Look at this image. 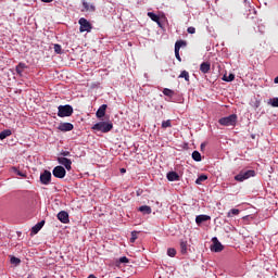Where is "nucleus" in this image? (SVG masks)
Instances as JSON below:
<instances>
[{
    "mask_svg": "<svg viewBox=\"0 0 278 278\" xmlns=\"http://www.w3.org/2000/svg\"><path fill=\"white\" fill-rule=\"evenodd\" d=\"M25 68H27V64H25V63H20V64H17V66L15 67V71H16V73H17V75H18L20 77H23V73H24Z\"/></svg>",
    "mask_w": 278,
    "mask_h": 278,
    "instance_id": "15",
    "label": "nucleus"
},
{
    "mask_svg": "<svg viewBox=\"0 0 278 278\" xmlns=\"http://www.w3.org/2000/svg\"><path fill=\"white\" fill-rule=\"evenodd\" d=\"M192 160H194V162H201V152L193 151L192 152Z\"/></svg>",
    "mask_w": 278,
    "mask_h": 278,
    "instance_id": "27",
    "label": "nucleus"
},
{
    "mask_svg": "<svg viewBox=\"0 0 278 278\" xmlns=\"http://www.w3.org/2000/svg\"><path fill=\"white\" fill-rule=\"evenodd\" d=\"M235 79H236V75L233 74H229L228 76L227 75L223 76L224 81H233Z\"/></svg>",
    "mask_w": 278,
    "mask_h": 278,
    "instance_id": "29",
    "label": "nucleus"
},
{
    "mask_svg": "<svg viewBox=\"0 0 278 278\" xmlns=\"http://www.w3.org/2000/svg\"><path fill=\"white\" fill-rule=\"evenodd\" d=\"M59 112H58V116L60 118H66L68 116H73V106L66 104V105H60L58 108Z\"/></svg>",
    "mask_w": 278,
    "mask_h": 278,
    "instance_id": "3",
    "label": "nucleus"
},
{
    "mask_svg": "<svg viewBox=\"0 0 278 278\" xmlns=\"http://www.w3.org/2000/svg\"><path fill=\"white\" fill-rule=\"evenodd\" d=\"M180 251L182 254L188 253V241H180Z\"/></svg>",
    "mask_w": 278,
    "mask_h": 278,
    "instance_id": "23",
    "label": "nucleus"
},
{
    "mask_svg": "<svg viewBox=\"0 0 278 278\" xmlns=\"http://www.w3.org/2000/svg\"><path fill=\"white\" fill-rule=\"evenodd\" d=\"M54 51H55L58 54H61V53H62V46L55 43V45H54Z\"/></svg>",
    "mask_w": 278,
    "mask_h": 278,
    "instance_id": "36",
    "label": "nucleus"
},
{
    "mask_svg": "<svg viewBox=\"0 0 278 278\" xmlns=\"http://www.w3.org/2000/svg\"><path fill=\"white\" fill-rule=\"evenodd\" d=\"M91 129H93V131H101L102 134H108L109 131H112V129H114V124L110 122H99L94 124Z\"/></svg>",
    "mask_w": 278,
    "mask_h": 278,
    "instance_id": "1",
    "label": "nucleus"
},
{
    "mask_svg": "<svg viewBox=\"0 0 278 278\" xmlns=\"http://www.w3.org/2000/svg\"><path fill=\"white\" fill-rule=\"evenodd\" d=\"M12 172L15 173V175H18L20 177H27L25 173L18 170V168L16 167H12Z\"/></svg>",
    "mask_w": 278,
    "mask_h": 278,
    "instance_id": "30",
    "label": "nucleus"
},
{
    "mask_svg": "<svg viewBox=\"0 0 278 278\" xmlns=\"http://www.w3.org/2000/svg\"><path fill=\"white\" fill-rule=\"evenodd\" d=\"M83 7L87 12H94V4H89L88 2L84 1Z\"/></svg>",
    "mask_w": 278,
    "mask_h": 278,
    "instance_id": "22",
    "label": "nucleus"
},
{
    "mask_svg": "<svg viewBox=\"0 0 278 278\" xmlns=\"http://www.w3.org/2000/svg\"><path fill=\"white\" fill-rule=\"evenodd\" d=\"M238 214H240V210H238V208H231V210L227 213V216H228V218H231V216H238Z\"/></svg>",
    "mask_w": 278,
    "mask_h": 278,
    "instance_id": "26",
    "label": "nucleus"
},
{
    "mask_svg": "<svg viewBox=\"0 0 278 278\" xmlns=\"http://www.w3.org/2000/svg\"><path fill=\"white\" fill-rule=\"evenodd\" d=\"M212 242H213V244L211 245V251L213 253H220V251H223V249H225L223 243H220V241H218V238L214 237L212 239Z\"/></svg>",
    "mask_w": 278,
    "mask_h": 278,
    "instance_id": "7",
    "label": "nucleus"
},
{
    "mask_svg": "<svg viewBox=\"0 0 278 278\" xmlns=\"http://www.w3.org/2000/svg\"><path fill=\"white\" fill-rule=\"evenodd\" d=\"M203 181H207V175H200L197 180H195V184L198 186H201L203 184Z\"/></svg>",
    "mask_w": 278,
    "mask_h": 278,
    "instance_id": "24",
    "label": "nucleus"
},
{
    "mask_svg": "<svg viewBox=\"0 0 278 278\" xmlns=\"http://www.w3.org/2000/svg\"><path fill=\"white\" fill-rule=\"evenodd\" d=\"M210 68H212V65L207 62H203L201 65H200V71L201 73H210Z\"/></svg>",
    "mask_w": 278,
    "mask_h": 278,
    "instance_id": "17",
    "label": "nucleus"
},
{
    "mask_svg": "<svg viewBox=\"0 0 278 278\" xmlns=\"http://www.w3.org/2000/svg\"><path fill=\"white\" fill-rule=\"evenodd\" d=\"M56 218L60 220V223H63V225H68V223H71V219L68 218V212L66 211L59 212Z\"/></svg>",
    "mask_w": 278,
    "mask_h": 278,
    "instance_id": "8",
    "label": "nucleus"
},
{
    "mask_svg": "<svg viewBox=\"0 0 278 278\" xmlns=\"http://www.w3.org/2000/svg\"><path fill=\"white\" fill-rule=\"evenodd\" d=\"M187 31H188V34H195L197 33V28H194V27H189L188 29H187Z\"/></svg>",
    "mask_w": 278,
    "mask_h": 278,
    "instance_id": "38",
    "label": "nucleus"
},
{
    "mask_svg": "<svg viewBox=\"0 0 278 278\" xmlns=\"http://www.w3.org/2000/svg\"><path fill=\"white\" fill-rule=\"evenodd\" d=\"M121 173H127V169L122 168V169H121Z\"/></svg>",
    "mask_w": 278,
    "mask_h": 278,
    "instance_id": "43",
    "label": "nucleus"
},
{
    "mask_svg": "<svg viewBox=\"0 0 278 278\" xmlns=\"http://www.w3.org/2000/svg\"><path fill=\"white\" fill-rule=\"evenodd\" d=\"M11 264H14V266H18V264H21V258L16 257V256H12Z\"/></svg>",
    "mask_w": 278,
    "mask_h": 278,
    "instance_id": "33",
    "label": "nucleus"
},
{
    "mask_svg": "<svg viewBox=\"0 0 278 278\" xmlns=\"http://www.w3.org/2000/svg\"><path fill=\"white\" fill-rule=\"evenodd\" d=\"M74 126L71 123H61L58 127L59 131H73Z\"/></svg>",
    "mask_w": 278,
    "mask_h": 278,
    "instance_id": "11",
    "label": "nucleus"
},
{
    "mask_svg": "<svg viewBox=\"0 0 278 278\" xmlns=\"http://www.w3.org/2000/svg\"><path fill=\"white\" fill-rule=\"evenodd\" d=\"M27 278H36V277H34V275H28V277Z\"/></svg>",
    "mask_w": 278,
    "mask_h": 278,
    "instance_id": "45",
    "label": "nucleus"
},
{
    "mask_svg": "<svg viewBox=\"0 0 278 278\" xmlns=\"http://www.w3.org/2000/svg\"><path fill=\"white\" fill-rule=\"evenodd\" d=\"M59 164H61V166H64L66 168V170H71L72 166H73V161H71L67 157L61 156L58 159Z\"/></svg>",
    "mask_w": 278,
    "mask_h": 278,
    "instance_id": "9",
    "label": "nucleus"
},
{
    "mask_svg": "<svg viewBox=\"0 0 278 278\" xmlns=\"http://www.w3.org/2000/svg\"><path fill=\"white\" fill-rule=\"evenodd\" d=\"M163 94L165 97H169V99H173V97H175V91H173V89L164 88Z\"/></svg>",
    "mask_w": 278,
    "mask_h": 278,
    "instance_id": "19",
    "label": "nucleus"
},
{
    "mask_svg": "<svg viewBox=\"0 0 278 278\" xmlns=\"http://www.w3.org/2000/svg\"><path fill=\"white\" fill-rule=\"evenodd\" d=\"M78 24L80 25L79 27L80 34H84V31H87V33L92 31V24H90V22H88V20H86L85 17H81L78 21Z\"/></svg>",
    "mask_w": 278,
    "mask_h": 278,
    "instance_id": "5",
    "label": "nucleus"
},
{
    "mask_svg": "<svg viewBox=\"0 0 278 278\" xmlns=\"http://www.w3.org/2000/svg\"><path fill=\"white\" fill-rule=\"evenodd\" d=\"M167 255H168L169 257H175V255H177V250H175L174 248H169V249L167 250Z\"/></svg>",
    "mask_w": 278,
    "mask_h": 278,
    "instance_id": "31",
    "label": "nucleus"
},
{
    "mask_svg": "<svg viewBox=\"0 0 278 278\" xmlns=\"http://www.w3.org/2000/svg\"><path fill=\"white\" fill-rule=\"evenodd\" d=\"M63 155H64V156H66V155H71V152L65 151V152H63Z\"/></svg>",
    "mask_w": 278,
    "mask_h": 278,
    "instance_id": "41",
    "label": "nucleus"
},
{
    "mask_svg": "<svg viewBox=\"0 0 278 278\" xmlns=\"http://www.w3.org/2000/svg\"><path fill=\"white\" fill-rule=\"evenodd\" d=\"M162 127H163V129H166V128H168V127H172L170 119L163 121V122H162Z\"/></svg>",
    "mask_w": 278,
    "mask_h": 278,
    "instance_id": "34",
    "label": "nucleus"
},
{
    "mask_svg": "<svg viewBox=\"0 0 278 278\" xmlns=\"http://www.w3.org/2000/svg\"><path fill=\"white\" fill-rule=\"evenodd\" d=\"M274 84H278V76L274 79Z\"/></svg>",
    "mask_w": 278,
    "mask_h": 278,
    "instance_id": "42",
    "label": "nucleus"
},
{
    "mask_svg": "<svg viewBox=\"0 0 278 278\" xmlns=\"http://www.w3.org/2000/svg\"><path fill=\"white\" fill-rule=\"evenodd\" d=\"M53 177H56V179H64L66 177V169L62 166H56L52 170Z\"/></svg>",
    "mask_w": 278,
    "mask_h": 278,
    "instance_id": "6",
    "label": "nucleus"
},
{
    "mask_svg": "<svg viewBox=\"0 0 278 278\" xmlns=\"http://www.w3.org/2000/svg\"><path fill=\"white\" fill-rule=\"evenodd\" d=\"M136 240H138V231H132L130 242L134 243Z\"/></svg>",
    "mask_w": 278,
    "mask_h": 278,
    "instance_id": "35",
    "label": "nucleus"
},
{
    "mask_svg": "<svg viewBox=\"0 0 278 278\" xmlns=\"http://www.w3.org/2000/svg\"><path fill=\"white\" fill-rule=\"evenodd\" d=\"M175 55L179 62H181V56L179 55V50H175Z\"/></svg>",
    "mask_w": 278,
    "mask_h": 278,
    "instance_id": "39",
    "label": "nucleus"
},
{
    "mask_svg": "<svg viewBox=\"0 0 278 278\" xmlns=\"http://www.w3.org/2000/svg\"><path fill=\"white\" fill-rule=\"evenodd\" d=\"M119 262H121V264H129V258H127L126 256H122L119 258Z\"/></svg>",
    "mask_w": 278,
    "mask_h": 278,
    "instance_id": "37",
    "label": "nucleus"
},
{
    "mask_svg": "<svg viewBox=\"0 0 278 278\" xmlns=\"http://www.w3.org/2000/svg\"><path fill=\"white\" fill-rule=\"evenodd\" d=\"M212 217L210 215H198L195 217V223L197 225H201L202 223H206V220H211Z\"/></svg>",
    "mask_w": 278,
    "mask_h": 278,
    "instance_id": "13",
    "label": "nucleus"
},
{
    "mask_svg": "<svg viewBox=\"0 0 278 278\" xmlns=\"http://www.w3.org/2000/svg\"><path fill=\"white\" fill-rule=\"evenodd\" d=\"M88 278H97V276H94V275H89Z\"/></svg>",
    "mask_w": 278,
    "mask_h": 278,
    "instance_id": "44",
    "label": "nucleus"
},
{
    "mask_svg": "<svg viewBox=\"0 0 278 278\" xmlns=\"http://www.w3.org/2000/svg\"><path fill=\"white\" fill-rule=\"evenodd\" d=\"M9 136H12V130L5 129L0 132V140H5Z\"/></svg>",
    "mask_w": 278,
    "mask_h": 278,
    "instance_id": "20",
    "label": "nucleus"
},
{
    "mask_svg": "<svg viewBox=\"0 0 278 278\" xmlns=\"http://www.w3.org/2000/svg\"><path fill=\"white\" fill-rule=\"evenodd\" d=\"M148 16L149 18H151V21H153L154 23H157V25H160V16L153 12H148Z\"/></svg>",
    "mask_w": 278,
    "mask_h": 278,
    "instance_id": "18",
    "label": "nucleus"
},
{
    "mask_svg": "<svg viewBox=\"0 0 278 278\" xmlns=\"http://www.w3.org/2000/svg\"><path fill=\"white\" fill-rule=\"evenodd\" d=\"M269 104L271 108H278V98L270 99Z\"/></svg>",
    "mask_w": 278,
    "mask_h": 278,
    "instance_id": "32",
    "label": "nucleus"
},
{
    "mask_svg": "<svg viewBox=\"0 0 278 278\" xmlns=\"http://www.w3.org/2000/svg\"><path fill=\"white\" fill-rule=\"evenodd\" d=\"M108 110V104H102L99 109H98V111H97V113H96V115H97V118H103V116H105V111Z\"/></svg>",
    "mask_w": 278,
    "mask_h": 278,
    "instance_id": "12",
    "label": "nucleus"
},
{
    "mask_svg": "<svg viewBox=\"0 0 278 278\" xmlns=\"http://www.w3.org/2000/svg\"><path fill=\"white\" fill-rule=\"evenodd\" d=\"M219 125H223L224 127H233L236 126V123H238V115L231 114L226 117H222L218 121Z\"/></svg>",
    "mask_w": 278,
    "mask_h": 278,
    "instance_id": "2",
    "label": "nucleus"
},
{
    "mask_svg": "<svg viewBox=\"0 0 278 278\" xmlns=\"http://www.w3.org/2000/svg\"><path fill=\"white\" fill-rule=\"evenodd\" d=\"M251 177H255V170L248 169V170H242L237 176H235V180L245 181V179H251Z\"/></svg>",
    "mask_w": 278,
    "mask_h": 278,
    "instance_id": "4",
    "label": "nucleus"
},
{
    "mask_svg": "<svg viewBox=\"0 0 278 278\" xmlns=\"http://www.w3.org/2000/svg\"><path fill=\"white\" fill-rule=\"evenodd\" d=\"M181 47H186V41H184V40L176 41L175 50L179 51V49H181Z\"/></svg>",
    "mask_w": 278,
    "mask_h": 278,
    "instance_id": "28",
    "label": "nucleus"
},
{
    "mask_svg": "<svg viewBox=\"0 0 278 278\" xmlns=\"http://www.w3.org/2000/svg\"><path fill=\"white\" fill-rule=\"evenodd\" d=\"M42 3H52L53 0H41Z\"/></svg>",
    "mask_w": 278,
    "mask_h": 278,
    "instance_id": "40",
    "label": "nucleus"
},
{
    "mask_svg": "<svg viewBox=\"0 0 278 278\" xmlns=\"http://www.w3.org/2000/svg\"><path fill=\"white\" fill-rule=\"evenodd\" d=\"M40 181L43 186H49V184H51V172L45 170L40 175Z\"/></svg>",
    "mask_w": 278,
    "mask_h": 278,
    "instance_id": "10",
    "label": "nucleus"
},
{
    "mask_svg": "<svg viewBox=\"0 0 278 278\" xmlns=\"http://www.w3.org/2000/svg\"><path fill=\"white\" fill-rule=\"evenodd\" d=\"M178 77L179 79H186L187 81H190V74L188 71H182Z\"/></svg>",
    "mask_w": 278,
    "mask_h": 278,
    "instance_id": "25",
    "label": "nucleus"
},
{
    "mask_svg": "<svg viewBox=\"0 0 278 278\" xmlns=\"http://www.w3.org/2000/svg\"><path fill=\"white\" fill-rule=\"evenodd\" d=\"M168 181H179V175L176 172L167 173Z\"/></svg>",
    "mask_w": 278,
    "mask_h": 278,
    "instance_id": "16",
    "label": "nucleus"
},
{
    "mask_svg": "<svg viewBox=\"0 0 278 278\" xmlns=\"http://www.w3.org/2000/svg\"><path fill=\"white\" fill-rule=\"evenodd\" d=\"M42 227H45V220H41L39 223H37L33 228H31V233L34 236H36V233H38V231H40V229H42Z\"/></svg>",
    "mask_w": 278,
    "mask_h": 278,
    "instance_id": "14",
    "label": "nucleus"
},
{
    "mask_svg": "<svg viewBox=\"0 0 278 278\" xmlns=\"http://www.w3.org/2000/svg\"><path fill=\"white\" fill-rule=\"evenodd\" d=\"M139 212H141V214H151L152 210L149 205H142L139 207Z\"/></svg>",
    "mask_w": 278,
    "mask_h": 278,
    "instance_id": "21",
    "label": "nucleus"
}]
</instances>
